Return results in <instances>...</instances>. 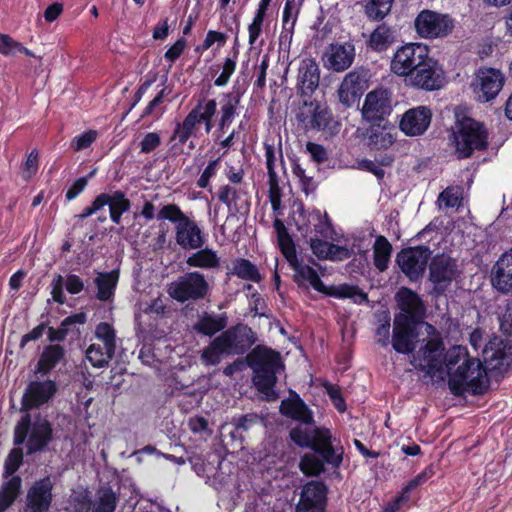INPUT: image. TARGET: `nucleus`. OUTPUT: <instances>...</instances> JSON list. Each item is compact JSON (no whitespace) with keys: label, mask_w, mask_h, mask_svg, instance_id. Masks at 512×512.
<instances>
[{"label":"nucleus","mask_w":512,"mask_h":512,"mask_svg":"<svg viewBox=\"0 0 512 512\" xmlns=\"http://www.w3.org/2000/svg\"><path fill=\"white\" fill-rule=\"evenodd\" d=\"M504 84L502 73L494 68H481L476 73L473 91L480 102H488L494 99L501 91Z\"/></svg>","instance_id":"23"},{"label":"nucleus","mask_w":512,"mask_h":512,"mask_svg":"<svg viewBox=\"0 0 512 512\" xmlns=\"http://www.w3.org/2000/svg\"><path fill=\"white\" fill-rule=\"evenodd\" d=\"M327 493L323 481H308L302 486L295 512H326Z\"/></svg>","instance_id":"20"},{"label":"nucleus","mask_w":512,"mask_h":512,"mask_svg":"<svg viewBox=\"0 0 512 512\" xmlns=\"http://www.w3.org/2000/svg\"><path fill=\"white\" fill-rule=\"evenodd\" d=\"M490 283L501 294L512 293V248L501 254L492 266Z\"/></svg>","instance_id":"28"},{"label":"nucleus","mask_w":512,"mask_h":512,"mask_svg":"<svg viewBox=\"0 0 512 512\" xmlns=\"http://www.w3.org/2000/svg\"><path fill=\"white\" fill-rule=\"evenodd\" d=\"M102 198L103 208L107 205L109 207L110 219L114 224L121 223L122 215L128 212L131 208V202L126 197L125 193L121 190H115L112 193H100Z\"/></svg>","instance_id":"32"},{"label":"nucleus","mask_w":512,"mask_h":512,"mask_svg":"<svg viewBox=\"0 0 512 512\" xmlns=\"http://www.w3.org/2000/svg\"><path fill=\"white\" fill-rule=\"evenodd\" d=\"M431 254L426 245L406 247L396 254L395 262L411 282H417L423 278Z\"/></svg>","instance_id":"13"},{"label":"nucleus","mask_w":512,"mask_h":512,"mask_svg":"<svg viewBox=\"0 0 512 512\" xmlns=\"http://www.w3.org/2000/svg\"><path fill=\"white\" fill-rule=\"evenodd\" d=\"M98 132L93 129H89L75 136L70 143V147L74 152H79L89 148L97 139Z\"/></svg>","instance_id":"57"},{"label":"nucleus","mask_w":512,"mask_h":512,"mask_svg":"<svg viewBox=\"0 0 512 512\" xmlns=\"http://www.w3.org/2000/svg\"><path fill=\"white\" fill-rule=\"evenodd\" d=\"M189 217L186 216L181 209L175 204H168L162 206V220H168L175 224V227L179 226Z\"/></svg>","instance_id":"61"},{"label":"nucleus","mask_w":512,"mask_h":512,"mask_svg":"<svg viewBox=\"0 0 512 512\" xmlns=\"http://www.w3.org/2000/svg\"><path fill=\"white\" fill-rule=\"evenodd\" d=\"M221 465L222 464L215 465V473L209 474L208 478L206 479V483L217 490L222 489L228 483L229 479V474L222 471Z\"/></svg>","instance_id":"64"},{"label":"nucleus","mask_w":512,"mask_h":512,"mask_svg":"<svg viewBox=\"0 0 512 512\" xmlns=\"http://www.w3.org/2000/svg\"><path fill=\"white\" fill-rule=\"evenodd\" d=\"M428 270V281L432 284L429 295L434 298L445 295L453 281L460 276L457 261L445 253L432 257Z\"/></svg>","instance_id":"8"},{"label":"nucleus","mask_w":512,"mask_h":512,"mask_svg":"<svg viewBox=\"0 0 512 512\" xmlns=\"http://www.w3.org/2000/svg\"><path fill=\"white\" fill-rule=\"evenodd\" d=\"M291 441L300 448H310L317 454L324 464L338 468L343 461V448L338 452L332 445L330 430L316 427L312 431H302L300 428H292L289 432Z\"/></svg>","instance_id":"5"},{"label":"nucleus","mask_w":512,"mask_h":512,"mask_svg":"<svg viewBox=\"0 0 512 512\" xmlns=\"http://www.w3.org/2000/svg\"><path fill=\"white\" fill-rule=\"evenodd\" d=\"M22 492V478L12 476L0 486V512H5L18 499Z\"/></svg>","instance_id":"38"},{"label":"nucleus","mask_w":512,"mask_h":512,"mask_svg":"<svg viewBox=\"0 0 512 512\" xmlns=\"http://www.w3.org/2000/svg\"><path fill=\"white\" fill-rule=\"evenodd\" d=\"M119 280V271L112 270L109 272H101L94 279L97 288L96 297L102 302H107L113 299L115 290Z\"/></svg>","instance_id":"34"},{"label":"nucleus","mask_w":512,"mask_h":512,"mask_svg":"<svg viewBox=\"0 0 512 512\" xmlns=\"http://www.w3.org/2000/svg\"><path fill=\"white\" fill-rule=\"evenodd\" d=\"M231 274L237 277L259 283L262 280V276L255 264L245 258H236L232 261Z\"/></svg>","instance_id":"42"},{"label":"nucleus","mask_w":512,"mask_h":512,"mask_svg":"<svg viewBox=\"0 0 512 512\" xmlns=\"http://www.w3.org/2000/svg\"><path fill=\"white\" fill-rule=\"evenodd\" d=\"M324 463L321 458L312 453H305L299 462L300 470L307 476H319L325 471Z\"/></svg>","instance_id":"50"},{"label":"nucleus","mask_w":512,"mask_h":512,"mask_svg":"<svg viewBox=\"0 0 512 512\" xmlns=\"http://www.w3.org/2000/svg\"><path fill=\"white\" fill-rule=\"evenodd\" d=\"M448 375V388L456 397L463 396L465 392L484 395L490 386L486 368L474 358H466L455 372L448 371Z\"/></svg>","instance_id":"4"},{"label":"nucleus","mask_w":512,"mask_h":512,"mask_svg":"<svg viewBox=\"0 0 512 512\" xmlns=\"http://www.w3.org/2000/svg\"><path fill=\"white\" fill-rule=\"evenodd\" d=\"M217 198L220 202L224 203L233 214L241 212L243 208L242 204H238L240 191L229 185H223L219 188Z\"/></svg>","instance_id":"49"},{"label":"nucleus","mask_w":512,"mask_h":512,"mask_svg":"<svg viewBox=\"0 0 512 512\" xmlns=\"http://www.w3.org/2000/svg\"><path fill=\"white\" fill-rule=\"evenodd\" d=\"M87 360L93 367H105L114 357L115 352H107V348L100 343H92L85 352Z\"/></svg>","instance_id":"45"},{"label":"nucleus","mask_w":512,"mask_h":512,"mask_svg":"<svg viewBox=\"0 0 512 512\" xmlns=\"http://www.w3.org/2000/svg\"><path fill=\"white\" fill-rule=\"evenodd\" d=\"M352 90L356 91L361 97L368 88V76L365 70H353L347 73L342 80Z\"/></svg>","instance_id":"51"},{"label":"nucleus","mask_w":512,"mask_h":512,"mask_svg":"<svg viewBox=\"0 0 512 512\" xmlns=\"http://www.w3.org/2000/svg\"><path fill=\"white\" fill-rule=\"evenodd\" d=\"M188 461L198 476L207 479L209 474L215 473L214 466L222 464L224 458L219 453L211 452L207 455L193 454L188 457Z\"/></svg>","instance_id":"35"},{"label":"nucleus","mask_w":512,"mask_h":512,"mask_svg":"<svg viewBox=\"0 0 512 512\" xmlns=\"http://www.w3.org/2000/svg\"><path fill=\"white\" fill-rule=\"evenodd\" d=\"M187 426L196 439L206 441L213 434V428L208 418L202 415H194L188 418Z\"/></svg>","instance_id":"46"},{"label":"nucleus","mask_w":512,"mask_h":512,"mask_svg":"<svg viewBox=\"0 0 512 512\" xmlns=\"http://www.w3.org/2000/svg\"><path fill=\"white\" fill-rule=\"evenodd\" d=\"M95 338L107 348V352L116 351V332L112 324L98 323L95 328Z\"/></svg>","instance_id":"48"},{"label":"nucleus","mask_w":512,"mask_h":512,"mask_svg":"<svg viewBox=\"0 0 512 512\" xmlns=\"http://www.w3.org/2000/svg\"><path fill=\"white\" fill-rule=\"evenodd\" d=\"M312 220H316V223H314V231L316 234L324 237L329 238L331 237L332 232L334 231L333 225L328 217L327 214L322 216L321 212L319 210H312Z\"/></svg>","instance_id":"56"},{"label":"nucleus","mask_w":512,"mask_h":512,"mask_svg":"<svg viewBox=\"0 0 512 512\" xmlns=\"http://www.w3.org/2000/svg\"><path fill=\"white\" fill-rule=\"evenodd\" d=\"M227 315L225 313L220 315H212L204 312L194 325V330L205 336H213L219 331H222L227 326Z\"/></svg>","instance_id":"36"},{"label":"nucleus","mask_w":512,"mask_h":512,"mask_svg":"<svg viewBox=\"0 0 512 512\" xmlns=\"http://www.w3.org/2000/svg\"><path fill=\"white\" fill-rule=\"evenodd\" d=\"M243 94L244 90H241L240 87H236V85L233 87V91L221 94L220 117L217 123L218 132L224 133L225 129L231 125L237 116V108Z\"/></svg>","instance_id":"30"},{"label":"nucleus","mask_w":512,"mask_h":512,"mask_svg":"<svg viewBox=\"0 0 512 512\" xmlns=\"http://www.w3.org/2000/svg\"><path fill=\"white\" fill-rule=\"evenodd\" d=\"M394 42L393 30L386 23L378 25L370 34L367 46L375 52L386 51Z\"/></svg>","instance_id":"39"},{"label":"nucleus","mask_w":512,"mask_h":512,"mask_svg":"<svg viewBox=\"0 0 512 512\" xmlns=\"http://www.w3.org/2000/svg\"><path fill=\"white\" fill-rule=\"evenodd\" d=\"M291 268L295 271L293 279L298 286L305 285V283L309 282L317 273L314 268L304 264L302 260L292 265Z\"/></svg>","instance_id":"58"},{"label":"nucleus","mask_w":512,"mask_h":512,"mask_svg":"<svg viewBox=\"0 0 512 512\" xmlns=\"http://www.w3.org/2000/svg\"><path fill=\"white\" fill-rule=\"evenodd\" d=\"M414 28L421 38H445L453 32L455 20L449 14L424 9L417 14Z\"/></svg>","instance_id":"10"},{"label":"nucleus","mask_w":512,"mask_h":512,"mask_svg":"<svg viewBox=\"0 0 512 512\" xmlns=\"http://www.w3.org/2000/svg\"><path fill=\"white\" fill-rule=\"evenodd\" d=\"M264 421V417L259 415L256 412H249L246 414L235 415L231 418L229 423H225L221 426V430L227 429L230 425L232 427H236L237 430H240L244 435L255 426L260 425Z\"/></svg>","instance_id":"43"},{"label":"nucleus","mask_w":512,"mask_h":512,"mask_svg":"<svg viewBox=\"0 0 512 512\" xmlns=\"http://www.w3.org/2000/svg\"><path fill=\"white\" fill-rule=\"evenodd\" d=\"M370 125L363 132L366 144L372 149H387L395 142V137L391 133L394 127L389 121L369 122Z\"/></svg>","instance_id":"29"},{"label":"nucleus","mask_w":512,"mask_h":512,"mask_svg":"<svg viewBox=\"0 0 512 512\" xmlns=\"http://www.w3.org/2000/svg\"><path fill=\"white\" fill-rule=\"evenodd\" d=\"M118 498L111 487L104 488L99 496L98 503L93 512H114Z\"/></svg>","instance_id":"54"},{"label":"nucleus","mask_w":512,"mask_h":512,"mask_svg":"<svg viewBox=\"0 0 512 512\" xmlns=\"http://www.w3.org/2000/svg\"><path fill=\"white\" fill-rule=\"evenodd\" d=\"M407 79L417 89L434 91L443 86L444 74L438 61L428 54Z\"/></svg>","instance_id":"16"},{"label":"nucleus","mask_w":512,"mask_h":512,"mask_svg":"<svg viewBox=\"0 0 512 512\" xmlns=\"http://www.w3.org/2000/svg\"><path fill=\"white\" fill-rule=\"evenodd\" d=\"M216 111L217 102L215 99L199 98L197 104L188 113L182 124L176 127L174 138H177L181 144L186 143L193 135L194 130L202 123L205 125V132L208 134L213 128V116Z\"/></svg>","instance_id":"9"},{"label":"nucleus","mask_w":512,"mask_h":512,"mask_svg":"<svg viewBox=\"0 0 512 512\" xmlns=\"http://www.w3.org/2000/svg\"><path fill=\"white\" fill-rule=\"evenodd\" d=\"M449 145L457 159L470 158L474 151L488 148V130L482 122L464 115L455 109V121L449 129Z\"/></svg>","instance_id":"2"},{"label":"nucleus","mask_w":512,"mask_h":512,"mask_svg":"<svg viewBox=\"0 0 512 512\" xmlns=\"http://www.w3.org/2000/svg\"><path fill=\"white\" fill-rule=\"evenodd\" d=\"M425 321L412 320L410 317H394L392 331V347L395 352L404 355L413 354L419 342V326Z\"/></svg>","instance_id":"14"},{"label":"nucleus","mask_w":512,"mask_h":512,"mask_svg":"<svg viewBox=\"0 0 512 512\" xmlns=\"http://www.w3.org/2000/svg\"><path fill=\"white\" fill-rule=\"evenodd\" d=\"M338 100L344 108L352 107L361 96L342 81L337 90Z\"/></svg>","instance_id":"60"},{"label":"nucleus","mask_w":512,"mask_h":512,"mask_svg":"<svg viewBox=\"0 0 512 512\" xmlns=\"http://www.w3.org/2000/svg\"><path fill=\"white\" fill-rule=\"evenodd\" d=\"M278 245L290 267L299 261L296 253V247L291 236L279 239Z\"/></svg>","instance_id":"62"},{"label":"nucleus","mask_w":512,"mask_h":512,"mask_svg":"<svg viewBox=\"0 0 512 512\" xmlns=\"http://www.w3.org/2000/svg\"><path fill=\"white\" fill-rule=\"evenodd\" d=\"M427 337L423 340L424 344L419 348V355L425 362L417 363L416 358L410 363L420 371H425L429 376L443 372V353L445 351L444 341L441 333L430 323H425Z\"/></svg>","instance_id":"7"},{"label":"nucleus","mask_w":512,"mask_h":512,"mask_svg":"<svg viewBox=\"0 0 512 512\" xmlns=\"http://www.w3.org/2000/svg\"><path fill=\"white\" fill-rule=\"evenodd\" d=\"M56 392V382L51 379L29 382L21 399V412L27 413L30 410L39 409L48 403Z\"/></svg>","instance_id":"21"},{"label":"nucleus","mask_w":512,"mask_h":512,"mask_svg":"<svg viewBox=\"0 0 512 512\" xmlns=\"http://www.w3.org/2000/svg\"><path fill=\"white\" fill-rule=\"evenodd\" d=\"M175 230L176 243L185 250L201 248L205 243L201 229L198 227L196 222L190 218L175 227Z\"/></svg>","instance_id":"31"},{"label":"nucleus","mask_w":512,"mask_h":512,"mask_svg":"<svg viewBox=\"0 0 512 512\" xmlns=\"http://www.w3.org/2000/svg\"><path fill=\"white\" fill-rule=\"evenodd\" d=\"M432 121V111L427 106H417L404 112L399 129L409 137L422 136Z\"/></svg>","instance_id":"27"},{"label":"nucleus","mask_w":512,"mask_h":512,"mask_svg":"<svg viewBox=\"0 0 512 512\" xmlns=\"http://www.w3.org/2000/svg\"><path fill=\"white\" fill-rule=\"evenodd\" d=\"M396 306L399 313L394 317H410L412 320L424 321L426 317V306L420 295L414 290L402 286L395 293Z\"/></svg>","instance_id":"24"},{"label":"nucleus","mask_w":512,"mask_h":512,"mask_svg":"<svg viewBox=\"0 0 512 512\" xmlns=\"http://www.w3.org/2000/svg\"><path fill=\"white\" fill-rule=\"evenodd\" d=\"M208 290V282L197 271L185 273L167 285L169 296L180 303L188 300L197 301L203 299L207 295Z\"/></svg>","instance_id":"11"},{"label":"nucleus","mask_w":512,"mask_h":512,"mask_svg":"<svg viewBox=\"0 0 512 512\" xmlns=\"http://www.w3.org/2000/svg\"><path fill=\"white\" fill-rule=\"evenodd\" d=\"M218 337L230 355H243L257 340L253 330L243 323L231 326Z\"/></svg>","instance_id":"18"},{"label":"nucleus","mask_w":512,"mask_h":512,"mask_svg":"<svg viewBox=\"0 0 512 512\" xmlns=\"http://www.w3.org/2000/svg\"><path fill=\"white\" fill-rule=\"evenodd\" d=\"M223 355H229L225 345L217 336L208 346H206L201 353V362L206 366H215L221 362Z\"/></svg>","instance_id":"44"},{"label":"nucleus","mask_w":512,"mask_h":512,"mask_svg":"<svg viewBox=\"0 0 512 512\" xmlns=\"http://www.w3.org/2000/svg\"><path fill=\"white\" fill-rule=\"evenodd\" d=\"M238 51L234 50L233 57H227L224 61L221 74L215 79L214 84L217 87L225 86L236 69V60Z\"/></svg>","instance_id":"59"},{"label":"nucleus","mask_w":512,"mask_h":512,"mask_svg":"<svg viewBox=\"0 0 512 512\" xmlns=\"http://www.w3.org/2000/svg\"><path fill=\"white\" fill-rule=\"evenodd\" d=\"M430 48L423 43H406L394 52L390 61V71L399 77L406 79L413 73L417 66L427 59Z\"/></svg>","instance_id":"12"},{"label":"nucleus","mask_w":512,"mask_h":512,"mask_svg":"<svg viewBox=\"0 0 512 512\" xmlns=\"http://www.w3.org/2000/svg\"><path fill=\"white\" fill-rule=\"evenodd\" d=\"M227 40V35L215 30H209L203 43L196 47V52H202L208 50L215 42L219 45H224Z\"/></svg>","instance_id":"63"},{"label":"nucleus","mask_w":512,"mask_h":512,"mask_svg":"<svg viewBox=\"0 0 512 512\" xmlns=\"http://www.w3.org/2000/svg\"><path fill=\"white\" fill-rule=\"evenodd\" d=\"M320 84V67L314 58H304L300 61L297 77L296 92L297 95L305 98L311 97L318 89Z\"/></svg>","instance_id":"26"},{"label":"nucleus","mask_w":512,"mask_h":512,"mask_svg":"<svg viewBox=\"0 0 512 512\" xmlns=\"http://www.w3.org/2000/svg\"><path fill=\"white\" fill-rule=\"evenodd\" d=\"M54 428L47 416L30 412L23 413L13 431V444L20 446L26 443L27 455L44 452L53 442Z\"/></svg>","instance_id":"3"},{"label":"nucleus","mask_w":512,"mask_h":512,"mask_svg":"<svg viewBox=\"0 0 512 512\" xmlns=\"http://www.w3.org/2000/svg\"><path fill=\"white\" fill-rule=\"evenodd\" d=\"M23 459L24 454L20 447L11 449L4 461L3 477L8 478L15 476L14 474L23 464Z\"/></svg>","instance_id":"53"},{"label":"nucleus","mask_w":512,"mask_h":512,"mask_svg":"<svg viewBox=\"0 0 512 512\" xmlns=\"http://www.w3.org/2000/svg\"><path fill=\"white\" fill-rule=\"evenodd\" d=\"M394 0H364L363 10L370 21H382L390 14Z\"/></svg>","instance_id":"41"},{"label":"nucleus","mask_w":512,"mask_h":512,"mask_svg":"<svg viewBox=\"0 0 512 512\" xmlns=\"http://www.w3.org/2000/svg\"><path fill=\"white\" fill-rule=\"evenodd\" d=\"M279 412L281 415L298 422L294 428L310 432L316 428L313 413L299 394L289 389V397L281 401Z\"/></svg>","instance_id":"17"},{"label":"nucleus","mask_w":512,"mask_h":512,"mask_svg":"<svg viewBox=\"0 0 512 512\" xmlns=\"http://www.w3.org/2000/svg\"><path fill=\"white\" fill-rule=\"evenodd\" d=\"M91 507L92 500L87 489L76 491L69 498V512H89Z\"/></svg>","instance_id":"52"},{"label":"nucleus","mask_w":512,"mask_h":512,"mask_svg":"<svg viewBox=\"0 0 512 512\" xmlns=\"http://www.w3.org/2000/svg\"><path fill=\"white\" fill-rule=\"evenodd\" d=\"M187 264L192 267L214 268L219 265V258L211 249H201L187 259Z\"/></svg>","instance_id":"47"},{"label":"nucleus","mask_w":512,"mask_h":512,"mask_svg":"<svg viewBox=\"0 0 512 512\" xmlns=\"http://www.w3.org/2000/svg\"><path fill=\"white\" fill-rule=\"evenodd\" d=\"M392 93L384 87H377L368 92L361 108V115L367 122L388 121L387 117L392 113Z\"/></svg>","instance_id":"15"},{"label":"nucleus","mask_w":512,"mask_h":512,"mask_svg":"<svg viewBox=\"0 0 512 512\" xmlns=\"http://www.w3.org/2000/svg\"><path fill=\"white\" fill-rule=\"evenodd\" d=\"M160 298L157 297L150 303L141 302L139 311L135 316V321L138 325L139 331L144 335V338L153 340L160 339Z\"/></svg>","instance_id":"25"},{"label":"nucleus","mask_w":512,"mask_h":512,"mask_svg":"<svg viewBox=\"0 0 512 512\" xmlns=\"http://www.w3.org/2000/svg\"><path fill=\"white\" fill-rule=\"evenodd\" d=\"M65 353L60 344L45 346L36 364V372L42 376L48 375L64 359Z\"/></svg>","instance_id":"33"},{"label":"nucleus","mask_w":512,"mask_h":512,"mask_svg":"<svg viewBox=\"0 0 512 512\" xmlns=\"http://www.w3.org/2000/svg\"><path fill=\"white\" fill-rule=\"evenodd\" d=\"M392 250V245L386 237L382 235L376 237L373 247V262L380 272L388 269Z\"/></svg>","instance_id":"40"},{"label":"nucleus","mask_w":512,"mask_h":512,"mask_svg":"<svg viewBox=\"0 0 512 512\" xmlns=\"http://www.w3.org/2000/svg\"><path fill=\"white\" fill-rule=\"evenodd\" d=\"M247 366L253 371L252 381L256 390L266 401L279 398L275 390L277 374L284 370L285 365L280 352L264 345H257L246 356Z\"/></svg>","instance_id":"1"},{"label":"nucleus","mask_w":512,"mask_h":512,"mask_svg":"<svg viewBox=\"0 0 512 512\" xmlns=\"http://www.w3.org/2000/svg\"><path fill=\"white\" fill-rule=\"evenodd\" d=\"M355 55V45L352 41L334 42L326 47L322 60L328 70L340 73L352 66Z\"/></svg>","instance_id":"22"},{"label":"nucleus","mask_w":512,"mask_h":512,"mask_svg":"<svg viewBox=\"0 0 512 512\" xmlns=\"http://www.w3.org/2000/svg\"><path fill=\"white\" fill-rule=\"evenodd\" d=\"M295 118L305 131H321L330 136L340 132L341 124L334 118L330 108L316 99L303 100Z\"/></svg>","instance_id":"6"},{"label":"nucleus","mask_w":512,"mask_h":512,"mask_svg":"<svg viewBox=\"0 0 512 512\" xmlns=\"http://www.w3.org/2000/svg\"><path fill=\"white\" fill-rule=\"evenodd\" d=\"M296 213L298 214V219L295 220V224L297 226V230L301 233V235L306 238L309 233L312 232L311 226H314L316 220H312V211L307 212L304 208L302 202L299 203Z\"/></svg>","instance_id":"55"},{"label":"nucleus","mask_w":512,"mask_h":512,"mask_svg":"<svg viewBox=\"0 0 512 512\" xmlns=\"http://www.w3.org/2000/svg\"><path fill=\"white\" fill-rule=\"evenodd\" d=\"M87 322V315L85 312H78L71 314L64 318L58 328L47 327L48 340L50 342H62L66 339L70 327L76 324L83 325Z\"/></svg>","instance_id":"37"},{"label":"nucleus","mask_w":512,"mask_h":512,"mask_svg":"<svg viewBox=\"0 0 512 512\" xmlns=\"http://www.w3.org/2000/svg\"><path fill=\"white\" fill-rule=\"evenodd\" d=\"M53 487L50 476L34 481L26 493L24 512H48L54 499Z\"/></svg>","instance_id":"19"}]
</instances>
